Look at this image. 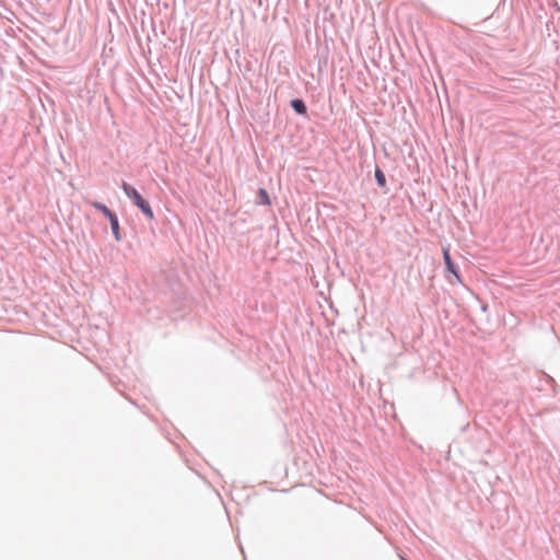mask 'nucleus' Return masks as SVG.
<instances>
[{
  "label": "nucleus",
  "mask_w": 560,
  "mask_h": 560,
  "mask_svg": "<svg viewBox=\"0 0 560 560\" xmlns=\"http://www.w3.org/2000/svg\"><path fill=\"white\" fill-rule=\"evenodd\" d=\"M318 71H322V60H318Z\"/></svg>",
  "instance_id": "nucleus-11"
},
{
  "label": "nucleus",
  "mask_w": 560,
  "mask_h": 560,
  "mask_svg": "<svg viewBox=\"0 0 560 560\" xmlns=\"http://www.w3.org/2000/svg\"><path fill=\"white\" fill-rule=\"evenodd\" d=\"M400 560H409L405 555H399Z\"/></svg>",
  "instance_id": "nucleus-10"
},
{
  "label": "nucleus",
  "mask_w": 560,
  "mask_h": 560,
  "mask_svg": "<svg viewBox=\"0 0 560 560\" xmlns=\"http://www.w3.org/2000/svg\"><path fill=\"white\" fill-rule=\"evenodd\" d=\"M95 210L100 211L106 219L110 218L112 215H115V211L109 209L105 203L94 200L90 203Z\"/></svg>",
  "instance_id": "nucleus-8"
},
{
  "label": "nucleus",
  "mask_w": 560,
  "mask_h": 560,
  "mask_svg": "<svg viewBox=\"0 0 560 560\" xmlns=\"http://www.w3.org/2000/svg\"><path fill=\"white\" fill-rule=\"evenodd\" d=\"M374 178H375L376 185L380 188L385 189L384 192H387V189H386V186H387L386 175H385L384 171L380 167L378 164H375Z\"/></svg>",
  "instance_id": "nucleus-6"
},
{
  "label": "nucleus",
  "mask_w": 560,
  "mask_h": 560,
  "mask_svg": "<svg viewBox=\"0 0 560 560\" xmlns=\"http://www.w3.org/2000/svg\"><path fill=\"white\" fill-rule=\"evenodd\" d=\"M442 254H443V262H444V272H445L446 277L448 278L450 282L451 283H454V282L460 283L462 279H460L459 268L456 265V262L453 260L448 248H443Z\"/></svg>",
  "instance_id": "nucleus-2"
},
{
  "label": "nucleus",
  "mask_w": 560,
  "mask_h": 560,
  "mask_svg": "<svg viewBox=\"0 0 560 560\" xmlns=\"http://www.w3.org/2000/svg\"><path fill=\"white\" fill-rule=\"evenodd\" d=\"M107 220L109 222L112 234H113L115 241L118 242V243L121 242L122 241V234H121V231H120V223H119V218H118L117 213H115V215H112Z\"/></svg>",
  "instance_id": "nucleus-5"
},
{
  "label": "nucleus",
  "mask_w": 560,
  "mask_h": 560,
  "mask_svg": "<svg viewBox=\"0 0 560 560\" xmlns=\"http://www.w3.org/2000/svg\"><path fill=\"white\" fill-rule=\"evenodd\" d=\"M120 188L132 202V205L144 215L145 219H154V211L149 200L145 199L136 187L124 180L120 185Z\"/></svg>",
  "instance_id": "nucleus-1"
},
{
  "label": "nucleus",
  "mask_w": 560,
  "mask_h": 560,
  "mask_svg": "<svg viewBox=\"0 0 560 560\" xmlns=\"http://www.w3.org/2000/svg\"><path fill=\"white\" fill-rule=\"evenodd\" d=\"M480 308H481L482 312H487L488 311V305L486 303H481Z\"/></svg>",
  "instance_id": "nucleus-9"
},
{
  "label": "nucleus",
  "mask_w": 560,
  "mask_h": 560,
  "mask_svg": "<svg viewBox=\"0 0 560 560\" xmlns=\"http://www.w3.org/2000/svg\"><path fill=\"white\" fill-rule=\"evenodd\" d=\"M290 107L296 115L307 117V105L303 98H292L290 101Z\"/></svg>",
  "instance_id": "nucleus-4"
},
{
  "label": "nucleus",
  "mask_w": 560,
  "mask_h": 560,
  "mask_svg": "<svg viewBox=\"0 0 560 560\" xmlns=\"http://www.w3.org/2000/svg\"><path fill=\"white\" fill-rule=\"evenodd\" d=\"M256 203L260 206H270L271 198L268 190L264 187H259L256 194Z\"/></svg>",
  "instance_id": "nucleus-7"
},
{
  "label": "nucleus",
  "mask_w": 560,
  "mask_h": 560,
  "mask_svg": "<svg viewBox=\"0 0 560 560\" xmlns=\"http://www.w3.org/2000/svg\"><path fill=\"white\" fill-rule=\"evenodd\" d=\"M557 387L558 385L551 375L547 374L544 371L539 372L538 383L535 385V388L538 392L547 390L548 388H550L552 395L556 396L558 394Z\"/></svg>",
  "instance_id": "nucleus-3"
}]
</instances>
